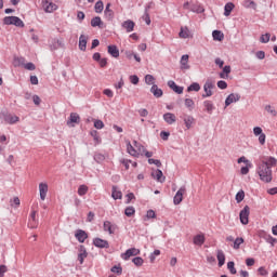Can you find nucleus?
<instances>
[{"label":"nucleus","instance_id":"nucleus-1","mask_svg":"<svg viewBox=\"0 0 277 277\" xmlns=\"http://www.w3.org/2000/svg\"><path fill=\"white\" fill-rule=\"evenodd\" d=\"M277 166V159L275 157H267L258 164L256 172L260 176V181L263 183H272L273 174L272 168Z\"/></svg>","mask_w":277,"mask_h":277},{"label":"nucleus","instance_id":"nucleus-2","mask_svg":"<svg viewBox=\"0 0 277 277\" xmlns=\"http://www.w3.org/2000/svg\"><path fill=\"white\" fill-rule=\"evenodd\" d=\"M3 25H14L15 27H25V23L18 16H5Z\"/></svg>","mask_w":277,"mask_h":277},{"label":"nucleus","instance_id":"nucleus-3","mask_svg":"<svg viewBox=\"0 0 277 277\" xmlns=\"http://www.w3.org/2000/svg\"><path fill=\"white\" fill-rule=\"evenodd\" d=\"M41 6L47 14H51L57 10V4L53 3V0H41Z\"/></svg>","mask_w":277,"mask_h":277},{"label":"nucleus","instance_id":"nucleus-4","mask_svg":"<svg viewBox=\"0 0 277 277\" xmlns=\"http://www.w3.org/2000/svg\"><path fill=\"white\" fill-rule=\"evenodd\" d=\"M213 88H215V84L213 83V81L208 80L206 81V83L203 84V94H202V98H209L211 96H213Z\"/></svg>","mask_w":277,"mask_h":277},{"label":"nucleus","instance_id":"nucleus-5","mask_svg":"<svg viewBox=\"0 0 277 277\" xmlns=\"http://www.w3.org/2000/svg\"><path fill=\"white\" fill-rule=\"evenodd\" d=\"M49 194V183L40 182L39 183V197L42 202L47 200V196Z\"/></svg>","mask_w":277,"mask_h":277},{"label":"nucleus","instance_id":"nucleus-6","mask_svg":"<svg viewBox=\"0 0 277 277\" xmlns=\"http://www.w3.org/2000/svg\"><path fill=\"white\" fill-rule=\"evenodd\" d=\"M240 222L243 226L248 225L250 220V207L245 206L243 209L239 213Z\"/></svg>","mask_w":277,"mask_h":277},{"label":"nucleus","instance_id":"nucleus-7","mask_svg":"<svg viewBox=\"0 0 277 277\" xmlns=\"http://www.w3.org/2000/svg\"><path fill=\"white\" fill-rule=\"evenodd\" d=\"M14 62L17 66H23L26 70H36V65L34 63L25 64V57H16L14 58Z\"/></svg>","mask_w":277,"mask_h":277},{"label":"nucleus","instance_id":"nucleus-8","mask_svg":"<svg viewBox=\"0 0 277 277\" xmlns=\"http://www.w3.org/2000/svg\"><path fill=\"white\" fill-rule=\"evenodd\" d=\"M103 228L105 233L109 235H115L116 230H118V225L111 223L110 221H104Z\"/></svg>","mask_w":277,"mask_h":277},{"label":"nucleus","instance_id":"nucleus-9","mask_svg":"<svg viewBox=\"0 0 277 277\" xmlns=\"http://www.w3.org/2000/svg\"><path fill=\"white\" fill-rule=\"evenodd\" d=\"M253 134L255 135V137H259V142H260L261 146H265V140L267 136L265 135V133H263V128L254 127Z\"/></svg>","mask_w":277,"mask_h":277},{"label":"nucleus","instance_id":"nucleus-10","mask_svg":"<svg viewBox=\"0 0 277 277\" xmlns=\"http://www.w3.org/2000/svg\"><path fill=\"white\" fill-rule=\"evenodd\" d=\"M185 192H187V188L185 186H181L179 188V190L176 192V194L173 197L174 205H181V202H183V196H184Z\"/></svg>","mask_w":277,"mask_h":277},{"label":"nucleus","instance_id":"nucleus-11","mask_svg":"<svg viewBox=\"0 0 277 277\" xmlns=\"http://www.w3.org/2000/svg\"><path fill=\"white\" fill-rule=\"evenodd\" d=\"M140 254V249L137 248H130L124 253L121 254V259L123 261H129L131 256H137Z\"/></svg>","mask_w":277,"mask_h":277},{"label":"nucleus","instance_id":"nucleus-12","mask_svg":"<svg viewBox=\"0 0 277 277\" xmlns=\"http://www.w3.org/2000/svg\"><path fill=\"white\" fill-rule=\"evenodd\" d=\"M239 101H241L239 93H230L225 100V107H229L233 103H239Z\"/></svg>","mask_w":277,"mask_h":277},{"label":"nucleus","instance_id":"nucleus-13","mask_svg":"<svg viewBox=\"0 0 277 277\" xmlns=\"http://www.w3.org/2000/svg\"><path fill=\"white\" fill-rule=\"evenodd\" d=\"M126 146H127V153L128 155H131V157H140V153H137V149L135 147V145L129 140H126Z\"/></svg>","mask_w":277,"mask_h":277},{"label":"nucleus","instance_id":"nucleus-14","mask_svg":"<svg viewBox=\"0 0 277 277\" xmlns=\"http://www.w3.org/2000/svg\"><path fill=\"white\" fill-rule=\"evenodd\" d=\"M75 237L79 243H85V239H88V233H85L83 229H77Z\"/></svg>","mask_w":277,"mask_h":277},{"label":"nucleus","instance_id":"nucleus-15","mask_svg":"<svg viewBox=\"0 0 277 277\" xmlns=\"http://www.w3.org/2000/svg\"><path fill=\"white\" fill-rule=\"evenodd\" d=\"M85 259H88V250H85L83 245H80L78 253V261L80 265H83V261H85Z\"/></svg>","mask_w":277,"mask_h":277},{"label":"nucleus","instance_id":"nucleus-16","mask_svg":"<svg viewBox=\"0 0 277 277\" xmlns=\"http://www.w3.org/2000/svg\"><path fill=\"white\" fill-rule=\"evenodd\" d=\"M181 70H189V55L184 54L180 61Z\"/></svg>","mask_w":277,"mask_h":277},{"label":"nucleus","instance_id":"nucleus-17","mask_svg":"<svg viewBox=\"0 0 277 277\" xmlns=\"http://www.w3.org/2000/svg\"><path fill=\"white\" fill-rule=\"evenodd\" d=\"M104 17L106 21H114V10H111V3H107L104 10Z\"/></svg>","mask_w":277,"mask_h":277},{"label":"nucleus","instance_id":"nucleus-18","mask_svg":"<svg viewBox=\"0 0 277 277\" xmlns=\"http://www.w3.org/2000/svg\"><path fill=\"white\" fill-rule=\"evenodd\" d=\"M93 246H95V248H109V242L102 238H94Z\"/></svg>","mask_w":277,"mask_h":277},{"label":"nucleus","instance_id":"nucleus-19","mask_svg":"<svg viewBox=\"0 0 277 277\" xmlns=\"http://www.w3.org/2000/svg\"><path fill=\"white\" fill-rule=\"evenodd\" d=\"M168 85L171 90H173V92H175V94H183V87L177 85L176 82H174L173 80H169L168 81Z\"/></svg>","mask_w":277,"mask_h":277},{"label":"nucleus","instance_id":"nucleus-20","mask_svg":"<svg viewBox=\"0 0 277 277\" xmlns=\"http://www.w3.org/2000/svg\"><path fill=\"white\" fill-rule=\"evenodd\" d=\"M153 179L158 181V183H164L166 182V176H163V171L157 169L151 173Z\"/></svg>","mask_w":277,"mask_h":277},{"label":"nucleus","instance_id":"nucleus-21","mask_svg":"<svg viewBox=\"0 0 277 277\" xmlns=\"http://www.w3.org/2000/svg\"><path fill=\"white\" fill-rule=\"evenodd\" d=\"M121 27H123V29H126V31L128 34H131V31H133V29H135V22L128 19L121 24Z\"/></svg>","mask_w":277,"mask_h":277},{"label":"nucleus","instance_id":"nucleus-22","mask_svg":"<svg viewBox=\"0 0 277 277\" xmlns=\"http://www.w3.org/2000/svg\"><path fill=\"white\" fill-rule=\"evenodd\" d=\"M164 122H167V124H174V122H176V115L172 114V113H166L162 116Z\"/></svg>","mask_w":277,"mask_h":277},{"label":"nucleus","instance_id":"nucleus-23","mask_svg":"<svg viewBox=\"0 0 277 277\" xmlns=\"http://www.w3.org/2000/svg\"><path fill=\"white\" fill-rule=\"evenodd\" d=\"M21 120V118H18V116L16 115H10V114H6L4 115V121L8 123V124H16V122H18Z\"/></svg>","mask_w":277,"mask_h":277},{"label":"nucleus","instance_id":"nucleus-24","mask_svg":"<svg viewBox=\"0 0 277 277\" xmlns=\"http://www.w3.org/2000/svg\"><path fill=\"white\" fill-rule=\"evenodd\" d=\"M216 259L219 261V267H223L224 263H226V254H224V251H222V249H219L216 251Z\"/></svg>","mask_w":277,"mask_h":277},{"label":"nucleus","instance_id":"nucleus-25","mask_svg":"<svg viewBox=\"0 0 277 277\" xmlns=\"http://www.w3.org/2000/svg\"><path fill=\"white\" fill-rule=\"evenodd\" d=\"M150 92L156 98H161V96H163V90H161L157 84L151 85Z\"/></svg>","mask_w":277,"mask_h":277},{"label":"nucleus","instance_id":"nucleus-26","mask_svg":"<svg viewBox=\"0 0 277 277\" xmlns=\"http://www.w3.org/2000/svg\"><path fill=\"white\" fill-rule=\"evenodd\" d=\"M108 54L111 55V57L118 58L120 57V50H118L117 45H108Z\"/></svg>","mask_w":277,"mask_h":277},{"label":"nucleus","instance_id":"nucleus-27","mask_svg":"<svg viewBox=\"0 0 277 277\" xmlns=\"http://www.w3.org/2000/svg\"><path fill=\"white\" fill-rule=\"evenodd\" d=\"M230 65H226L223 67V70L219 74L220 79H228L230 75Z\"/></svg>","mask_w":277,"mask_h":277},{"label":"nucleus","instance_id":"nucleus-28","mask_svg":"<svg viewBox=\"0 0 277 277\" xmlns=\"http://www.w3.org/2000/svg\"><path fill=\"white\" fill-rule=\"evenodd\" d=\"M87 48H88V37H85L84 35H81L79 37V49L80 51H85Z\"/></svg>","mask_w":277,"mask_h":277},{"label":"nucleus","instance_id":"nucleus-29","mask_svg":"<svg viewBox=\"0 0 277 277\" xmlns=\"http://www.w3.org/2000/svg\"><path fill=\"white\" fill-rule=\"evenodd\" d=\"M183 120H184V124H185L186 129H190L195 122V119L192 115H185Z\"/></svg>","mask_w":277,"mask_h":277},{"label":"nucleus","instance_id":"nucleus-30","mask_svg":"<svg viewBox=\"0 0 277 277\" xmlns=\"http://www.w3.org/2000/svg\"><path fill=\"white\" fill-rule=\"evenodd\" d=\"M203 107L207 111V114H213V110L215 109V106L213 105V102L206 100L203 102Z\"/></svg>","mask_w":277,"mask_h":277},{"label":"nucleus","instance_id":"nucleus-31","mask_svg":"<svg viewBox=\"0 0 277 277\" xmlns=\"http://www.w3.org/2000/svg\"><path fill=\"white\" fill-rule=\"evenodd\" d=\"M179 36L180 38L187 39L192 37V31H189L188 27L184 26V27H181Z\"/></svg>","mask_w":277,"mask_h":277},{"label":"nucleus","instance_id":"nucleus-32","mask_svg":"<svg viewBox=\"0 0 277 277\" xmlns=\"http://www.w3.org/2000/svg\"><path fill=\"white\" fill-rule=\"evenodd\" d=\"M81 120V118L79 117V115L77 113H71L69 116V120L67 121V124H79V121Z\"/></svg>","mask_w":277,"mask_h":277},{"label":"nucleus","instance_id":"nucleus-33","mask_svg":"<svg viewBox=\"0 0 277 277\" xmlns=\"http://www.w3.org/2000/svg\"><path fill=\"white\" fill-rule=\"evenodd\" d=\"M111 198H114V200H122V192H120L117 186H113Z\"/></svg>","mask_w":277,"mask_h":277},{"label":"nucleus","instance_id":"nucleus-34","mask_svg":"<svg viewBox=\"0 0 277 277\" xmlns=\"http://www.w3.org/2000/svg\"><path fill=\"white\" fill-rule=\"evenodd\" d=\"M193 243L195 246H202L205 243V235H202V234L196 235L193 238Z\"/></svg>","mask_w":277,"mask_h":277},{"label":"nucleus","instance_id":"nucleus-35","mask_svg":"<svg viewBox=\"0 0 277 277\" xmlns=\"http://www.w3.org/2000/svg\"><path fill=\"white\" fill-rule=\"evenodd\" d=\"M91 27L103 28V19H101V16H95L91 19Z\"/></svg>","mask_w":277,"mask_h":277},{"label":"nucleus","instance_id":"nucleus-36","mask_svg":"<svg viewBox=\"0 0 277 277\" xmlns=\"http://www.w3.org/2000/svg\"><path fill=\"white\" fill-rule=\"evenodd\" d=\"M233 10H235V4L233 2H227L224 6V16H230Z\"/></svg>","mask_w":277,"mask_h":277},{"label":"nucleus","instance_id":"nucleus-37","mask_svg":"<svg viewBox=\"0 0 277 277\" xmlns=\"http://www.w3.org/2000/svg\"><path fill=\"white\" fill-rule=\"evenodd\" d=\"M243 238L242 237H237L236 239H234V242L232 245V248L234 250H239V248H241V245H243Z\"/></svg>","mask_w":277,"mask_h":277},{"label":"nucleus","instance_id":"nucleus-38","mask_svg":"<svg viewBox=\"0 0 277 277\" xmlns=\"http://www.w3.org/2000/svg\"><path fill=\"white\" fill-rule=\"evenodd\" d=\"M133 144H134V147L136 148V150L138 153V157H140V155H144V153H146V147H144V145H142L137 141H133Z\"/></svg>","mask_w":277,"mask_h":277},{"label":"nucleus","instance_id":"nucleus-39","mask_svg":"<svg viewBox=\"0 0 277 277\" xmlns=\"http://www.w3.org/2000/svg\"><path fill=\"white\" fill-rule=\"evenodd\" d=\"M212 38L213 40H217L219 42H222V40H224V32H222L221 30H214L212 32Z\"/></svg>","mask_w":277,"mask_h":277},{"label":"nucleus","instance_id":"nucleus-40","mask_svg":"<svg viewBox=\"0 0 277 277\" xmlns=\"http://www.w3.org/2000/svg\"><path fill=\"white\" fill-rule=\"evenodd\" d=\"M187 92H200V83L193 82L190 85L187 87Z\"/></svg>","mask_w":277,"mask_h":277},{"label":"nucleus","instance_id":"nucleus-41","mask_svg":"<svg viewBox=\"0 0 277 277\" xmlns=\"http://www.w3.org/2000/svg\"><path fill=\"white\" fill-rule=\"evenodd\" d=\"M184 105H185V107H187V109H189V111H192L194 109V107L196 106V103L192 98H185Z\"/></svg>","mask_w":277,"mask_h":277},{"label":"nucleus","instance_id":"nucleus-42","mask_svg":"<svg viewBox=\"0 0 277 277\" xmlns=\"http://www.w3.org/2000/svg\"><path fill=\"white\" fill-rule=\"evenodd\" d=\"M103 10H105V5L103 4V1H97L94 5V11L96 12V14H101L103 13Z\"/></svg>","mask_w":277,"mask_h":277},{"label":"nucleus","instance_id":"nucleus-43","mask_svg":"<svg viewBox=\"0 0 277 277\" xmlns=\"http://www.w3.org/2000/svg\"><path fill=\"white\" fill-rule=\"evenodd\" d=\"M124 215H127V217L135 215V208L133 206L127 207L124 210Z\"/></svg>","mask_w":277,"mask_h":277},{"label":"nucleus","instance_id":"nucleus-44","mask_svg":"<svg viewBox=\"0 0 277 277\" xmlns=\"http://www.w3.org/2000/svg\"><path fill=\"white\" fill-rule=\"evenodd\" d=\"M88 186L85 184H82L78 187V196H85L88 194Z\"/></svg>","mask_w":277,"mask_h":277},{"label":"nucleus","instance_id":"nucleus-45","mask_svg":"<svg viewBox=\"0 0 277 277\" xmlns=\"http://www.w3.org/2000/svg\"><path fill=\"white\" fill-rule=\"evenodd\" d=\"M132 263H134L136 267H142V265H144V259H142V256H135L132 259Z\"/></svg>","mask_w":277,"mask_h":277},{"label":"nucleus","instance_id":"nucleus-46","mask_svg":"<svg viewBox=\"0 0 277 277\" xmlns=\"http://www.w3.org/2000/svg\"><path fill=\"white\" fill-rule=\"evenodd\" d=\"M271 38H272V35H269V32H266L265 35L261 36L260 42H262V44H267Z\"/></svg>","mask_w":277,"mask_h":277},{"label":"nucleus","instance_id":"nucleus-47","mask_svg":"<svg viewBox=\"0 0 277 277\" xmlns=\"http://www.w3.org/2000/svg\"><path fill=\"white\" fill-rule=\"evenodd\" d=\"M145 83H147V85H155V76L146 75L145 76Z\"/></svg>","mask_w":277,"mask_h":277},{"label":"nucleus","instance_id":"nucleus-48","mask_svg":"<svg viewBox=\"0 0 277 277\" xmlns=\"http://www.w3.org/2000/svg\"><path fill=\"white\" fill-rule=\"evenodd\" d=\"M161 254V251L159 249H156L153 253L149 255L150 263H155V259Z\"/></svg>","mask_w":277,"mask_h":277},{"label":"nucleus","instance_id":"nucleus-49","mask_svg":"<svg viewBox=\"0 0 277 277\" xmlns=\"http://www.w3.org/2000/svg\"><path fill=\"white\" fill-rule=\"evenodd\" d=\"M243 198H246V193L243 190H239L236 194V202H242Z\"/></svg>","mask_w":277,"mask_h":277},{"label":"nucleus","instance_id":"nucleus-50","mask_svg":"<svg viewBox=\"0 0 277 277\" xmlns=\"http://www.w3.org/2000/svg\"><path fill=\"white\" fill-rule=\"evenodd\" d=\"M94 161H96V163H103V161H105V155L95 154L94 155Z\"/></svg>","mask_w":277,"mask_h":277},{"label":"nucleus","instance_id":"nucleus-51","mask_svg":"<svg viewBox=\"0 0 277 277\" xmlns=\"http://www.w3.org/2000/svg\"><path fill=\"white\" fill-rule=\"evenodd\" d=\"M227 269H229L230 274L233 275L237 274V268H235V262H228Z\"/></svg>","mask_w":277,"mask_h":277},{"label":"nucleus","instance_id":"nucleus-52","mask_svg":"<svg viewBox=\"0 0 277 277\" xmlns=\"http://www.w3.org/2000/svg\"><path fill=\"white\" fill-rule=\"evenodd\" d=\"M148 163H149V166L154 164L157 168H161V160L149 158Z\"/></svg>","mask_w":277,"mask_h":277},{"label":"nucleus","instance_id":"nucleus-53","mask_svg":"<svg viewBox=\"0 0 277 277\" xmlns=\"http://www.w3.org/2000/svg\"><path fill=\"white\" fill-rule=\"evenodd\" d=\"M91 135H92L95 144H101V136H98V132L97 131H92Z\"/></svg>","mask_w":277,"mask_h":277},{"label":"nucleus","instance_id":"nucleus-54","mask_svg":"<svg viewBox=\"0 0 277 277\" xmlns=\"http://www.w3.org/2000/svg\"><path fill=\"white\" fill-rule=\"evenodd\" d=\"M130 83L137 85L140 83V77H137V75L130 76Z\"/></svg>","mask_w":277,"mask_h":277},{"label":"nucleus","instance_id":"nucleus-55","mask_svg":"<svg viewBox=\"0 0 277 277\" xmlns=\"http://www.w3.org/2000/svg\"><path fill=\"white\" fill-rule=\"evenodd\" d=\"M258 273L260 276H269V272L265 269V266L259 267Z\"/></svg>","mask_w":277,"mask_h":277},{"label":"nucleus","instance_id":"nucleus-56","mask_svg":"<svg viewBox=\"0 0 277 277\" xmlns=\"http://www.w3.org/2000/svg\"><path fill=\"white\" fill-rule=\"evenodd\" d=\"M143 21H145L146 25H150V14H148V9H145Z\"/></svg>","mask_w":277,"mask_h":277},{"label":"nucleus","instance_id":"nucleus-57","mask_svg":"<svg viewBox=\"0 0 277 277\" xmlns=\"http://www.w3.org/2000/svg\"><path fill=\"white\" fill-rule=\"evenodd\" d=\"M94 128H95V129H104V128H105V123H103V120L96 119V120L94 121Z\"/></svg>","mask_w":277,"mask_h":277},{"label":"nucleus","instance_id":"nucleus-58","mask_svg":"<svg viewBox=\"0 0 277 277\" xmlns=\"http://www.w3.org/2000/svg\"><path fill=\"white\" fill-rule=\"evenodd\" d=\"M155 217H157V213H155L154 210H148V211L146 212V219H147V220H155Z\"/></svg>","mask_w":277,"mask_h":277},{"label":"nucleus","instance_id":"nucleus-59","mask_svg":"<svg viewBox=\"0 0 277 277\" xmlns=\"http://www.w3.org/2000/svg\"><path fill=\"white\" fill-rule=\"evenodd\" d=\"M190 12H196L197 14H202V12H205V9L201 6L193 5V6H190Z\"/></svg>","mask_w":277,"mask_h":277},{"label":"nucleus","instance_id":"nucleus-60","mask_svg":"<svg viewBox=\"0 0 277 277\" xmlns=\"http://www.w3.org/2000/svg\"><path fill=\"white\" fill-rule=\"evenodd\" d=\"M216 85L220 90H226V88H228V83H226L224 80L217 81Z\"/></svg>","mask_w":277,"mask_h":277},{"label":"nucleus","instance_id":"nucleus-61","mask_svg":"<svg viewBox=\"0 0 277 277\" xmlns=\"http://www.w3.org/2000/svg\"><path fill=\"white\" fill-rule=\"evenodd\" d=\"M120 163H122V166H124V169H126V170H129V168H130L132 161L129 160V159H121V160H120Z\"/></svg>","mask_w":277,"mask_h":277},{"label":"nucleus","instance_id":"nucleus-62","mask_svg":"<svg viewBox=\"0 0 277 277\" xmlns=\"http://www.w3.org/2000/svg\"><path fill=\"white\" fill-rule=\"evenodd\" d=\"M110 272H113V274H118V276H120V274H122V267L120 266H113Z\"/></svg>","mask_w":277,"mask_h":277},{"label":"nucleus","instance_id":"nucleus-63","mask_svg":"<svg viewBox=\"0 0 277 277\" xmlns=\"http://www.w3.org/2000/svg\"><path fill=\"white\" fill-rule=\"evenodd\" d=\"M265 111H267L268 114H272V116H276V109H274L273 107H272V105H266L265 106Z\"/></svg>","mask_w":277,"mask_h":277},{"label":"nucleus","instance_id":"nucleus-64","mask_svg":"<svg viewBox=\"0 0 277 277\" xmlns=\"http://www.w3.org/2000/svg\"><path fill=\"white\" fill-rule=\"evenodd\" d=\"M29 228H38V220H30L28 222Z\"/></svg>","mask_w":277,"mask_h":277}]
</instances>
